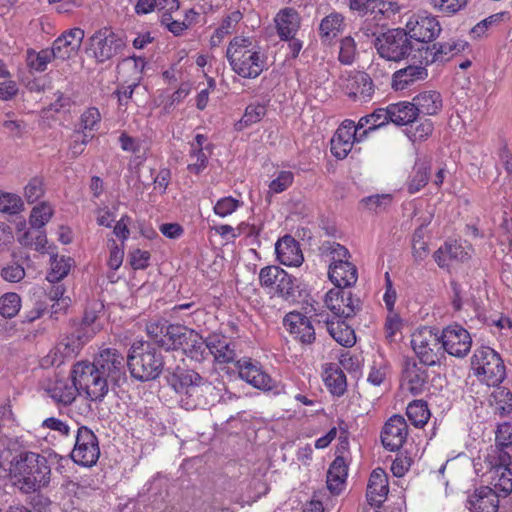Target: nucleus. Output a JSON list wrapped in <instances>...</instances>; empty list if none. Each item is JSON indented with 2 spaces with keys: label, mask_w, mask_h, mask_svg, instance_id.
I'll use <instances>...</instances> for the list:
<instances>
[{
  "label": "nucleus",
  "mask_w": 512,
  "mask_h": 512,
  "mask_svg": "<svg viewBox=\"0 0 512 512\" xmlns=\"http://www.w3.org/2000/svg\"><path fill=\"white\" fill-rule=\"evenodd\" d=\"M44 194L43 181L41 178L34 177L24 187V197L29 204L39 200Z\"/></svg>",
  "instance_id": "62"
},
{
  "label": "nucleus",
  "mask_w": 512,
  "mask_h": 512,
  "mask_svg": "<svg viewBox=\"0 0 512 512\" xmlns=\"http://www.w3.org/2000/svg\"><path fill=\"white\" fill-rule=\"evenodd\" d=\"M57 59L51 49H42L36 52L32 49L27 50V66L37 72L46 70L47 65L53 60Z\"/></svg>",
  "instance_id": "45"
},
{
  "label": "nucleus",
  "mask_w": 512,
  "mask_h": 512,
  "mask_svg": "<svg viewBox=\"0 0 512 512\" xmlns=\"http://www.w3.org/2000/svg\"><path fill=\"white\" fill-rule=\"evenodd\" d=\"M408 425L401 415L391 416L381 431V442L389 451L399 450L406 442Z\"/></svg>",
  "instance_id": "21"
},
{
  "label": "nucleus",
  "mask_w": 512,
  "mask_h": 512,
  "mask_svg": "<svg viewBox=\"0 0 512 512\" xmlns=\"http://www.w3.org/2000/svg\"><path fill=\"white\" fill-rule=\"evenodd\" d=\"M101 122V114L98 108H87L80 117V126L84 131L98 130Z\"/></svg>",
  "instance_id": "59"
},
{
  "label": "nucleus",
  "mask_w": 512,
  "mask_h": 512,
  "mask_svg": "<svg viewBox=\"0 0 512 512\" xmlns=\"http://www.w3.org/2000/svg\"><path fill=\"white\" fill-rule=\"evenodd\" d=\"M297 279L278 266H266L259 272L261 287L274 290L286 300L295 299L298 292Z\"/></svg>",
  "instance_id": "11"
},
{
  "label": "nucleus",
  "mask_w": 512,
  "mask_h": 512,
  "mask_svg": "<svg viewBox=\"0 0 512 512\" xmlns=\"http://www.w3.org/2000/svg\"><path fill=\"white\" fill-rule=\"evenodd\" d=\"M90 364L111 381L112 389L127 381L125 357L115 348L102 349Z\"/></svg>",
  "instance_id": "12"
},
{
  "label": "nucleus",
  "mask_w": 512,
  "mask_h": 512,
  "mask_svg": "<svg viewBox=\"0 0 512 512\" xmlns=\"http://www.w3.org/2000/svg\"><path fill=\"white\" fill-rule=\"evenodd\" d=\"M404 378L407 382L408 390L413 395H420L427 388L428 372L425 368L419 366L415 360L406 361Z\"/></svg>",
  "instance_id": "32"
},
{
  "label": "nucleus",
  "mask_w": 512,
  "mask_h": 512,
  "mask_svg": "<svg viewBox=\"0 0 512 512\" xmlns=\"http://www.w3.org/2000/svg\"><path fill=\"white\" fill-rule=\"evenodd\" d=\"M99 457L100 447L97 436L86 426L78 427L74 448L70 453L71 460L79 466L92 467Z\"/></svg>",
  "instance_id": "10"
},
{
  "label": "nucleus",
  "mask_w": 512,
  "mask_h": 512,
  "mask_svg": "<svg viewBox=\"0 0 512 512\" xmlns=\"http://www.w3.org/2000/svg\"><path fill=\"white\" fill-rule=\"evenodd\" d=\"M56 380L54 384L47 390L49 396L58 404L69 405L77 397L80 389L73 378Z\"/></svg>",
  "instance_id": "34"
},
{
  "label": "nucleus",
  "mask_w": 512,
  "mask_h": 512,
  "mask_svg": "<svg viewBox=\"0 0 512 512\" xmlns=\"http://www.w3.org/2000/svg\"><path fill=\"white\" fill-rule=\"evenodd\" d=\"M411 347L425 366L436 365L443 354L438 334L427 327L419 329L411 335Z\"/></svg>",
  "instance_id": "13"
},
{
  "label": "nucleus",
  "mask_w": 512,
  "mask_h": 512,
  "mask_svg": "<svg viewBox=\"0 0 512 512\" xmlns=\"http://www.w3.org/2000/svg\"><path fill=\"white\" fill-rule=\"evenodd\" d=\"M149 338L166 351L182 349L188 345L189 339L196 337V332L179 324H169L168 321L152 320L146 326Z\"/></svg>",
  "instance_id": "5"
},
{
  "label": "nucleus",
  "mask_w": 512,
  "mask_h": 512,
  "mask_svg": "<svg viewBox=\"0 0 512 512\" xmlns=\"http://www.w3.org/2000/svg\"><path fill=\"white\" fill-rule=\"evenodd\" d=\"M345 94L354 101L365 103L371 100L374 94L372 77L366 72H357L347 79Z\"/></svg>",
  "instance_id": "24"
},
{
  "label": "nucleus",
  "mask_w": 512,
  "mask_h": 512,
  "mask_svg": "<svg viewBox=\"0 0 512 512\" xmlns=\"http://www.w3.org/2000/svg\"><path fill=\"white\" fill-rule=\"evenodd\" d=\"M466 507L471 512H497L499 508L498 494L488 486H481L468 497Z\"/></svg>",
  "instance_id": "26"
},
{
  "label": "nucleus",
  "mask_w": 512,
  "mask_h": 512,
  "mask_svg": "<svg viewBox=\"0 0 512 512\" xmlns=\"http://www.w3.org/2000/svg\"><path fill=\"white\" fill-rule=\"evenodd\" d=\"M279 262L285 266H300L304 260L298 241L291 235H285L275 244Z\"/></svg>",
  "instance_id": "27"
},
{
  "label": "nucleus",
  "mask_w": 512,
  "mask_h": 512,
  "mask_svg": "<svg viewBox=\"0 0 512 512\" xmlns=\"http://www.w3.org/2000/svg\"><path fill=\"white\" fill-rule=\"evenodd\" d=\"M389 122L386 108L376 109L369 115L363 116L360 118L358 123L356 124L357 131L361 130L365 126L369 125V128L366 130L368 133L370 131H375L378 128L386 125Z\"/></svg>",
  "instance_id": "49"
},
{
  "label": "nucleus",
  "mask_w": 512,
  "mask_h": 512,
  "mask_svg": "<svg viewBox=\"0 0 512 512\" xmlns=\"http://www.w3.org/2000/svg\"><path fill=\"white\" fill-rule=\"evenodd\" d=\"M21 308V297L15 292H8L0 297V314L7 319L15 317Z\"/></svg>",
  "instance_id": "50"
},
{
  "label": "nucleus",
  "mask_w": 512,
  "mask_h": 512,
  "mask_svg": "<svg viewBox=\"0 0 512 512\" xmlns=\"http://www.w3.org/2000/svg\"><path fill=\"white\" fill-rule=\"evenodd\" d=\"M348 476V465L342 456H337L327 472V488L332 494L338 495L343 490Z\"/></svg>",
  "instance_id": "35"
},
{
  "label": "nucleus",
  "mask_w": 512,
  "mask_h": 512,
  "mask_svg": "<svg viewBox=\"0 0 512 512\" xmlns=\"http://www.w3.org/2000/svg\"><path fill=\"white\" fill-rule=\"evenodd\" d=\"M431 176V162L426 157H418L406 181L409 194H415L424 188Z\"/></svg>",
  "instance_id": "31"
},
{
  "label": "nucleus",
  "mask_w": 512,
  "mask_h": 512,
  "mask_svg": "<svg viewBox=\"0 0 512 512\" xmlns=\"http://www.w3.org/2000/svg\"><path fill=\"white\" fill-rule=\"evenodd\" d=\"M73 264V259L65 256H58L57 254H52L50 257V271L48 272L46 279L50 283H58L62 279H64Z\"/></svg>",
  "instance_id": "42"
},
{
  "label": "nucleus",
  "mask_w": 512,
  "mask_h": 512,
  "mask_svg": "<svg viewBox=\"0 0 512 512\" xmlns=\"http://www.w3.org/2000/svg\"><path fill=\"white\" fill-rule=\"evenodd\" d=\"M274 22L280 39L288 40L298 32L301 25V17L297 10L292 7H286L276 14Z\"/></svg>",
  "instance_id": "29"
},
{
  "label": "nucleus",
  "mask_w": 512,
  "mask_h": 512,
  "mask_svg": "<svg viewBox=\"0 0 512 512\" xmlns=\"http://www.w3.org/2000/svg\"><path fill=\"white\" fill-rule=\"evenodd\" d=\"M98 331V327L85 326L79 322H74L67 336L55 348L54 355L56 356L59 352L65 357L75 356Z\"/></svg>",
  "instance_id": "17"
},
{
  "label": "nucleus",
  "mask_w": 512,
  "mask_h": 512,
  "mask_svg": "<svg viewBox=\"0 0 512 512\" xmlns=\"http://www.w3.org/2000/svg\"><path fill=\"white\" fill-rule=\"evenodd\" d=\"M495 412L507 416L512 412V393L506 387H498L491 395Z\"/></svg>",
  "instance_id": "46"
},
{
  "label": "nucleus",
  "mask_w": 512,
  "mask_h": 512,
  "mask_svg": "<svg viewBox=\"0 0 512 512\" xmlns=\"http://www.w3.org/2000/svg\"><path fill=\"white\" fill-rule=\"evenodd\" d=\"M433 132V123L430 119H424L415 126L410 125L407 129V136L413 142L426 140Z\"/></svg>",
  "instance_id": "57"
},
{
  "label": "nucleus",
  "mask_w": 512,
  "mask_h": 512,
  "mask_svg": "<svg viewBox=\"0 0 512 512\" xmlns=\"http://www.w3.org/2000/svg\"><path fill=\"white\" fill-rule=\"evenodd\" d=\"M18 242L27 248H34L40 253L46 252L47 236L44 230L26 231L20 237Z\"/></svg>",
  "instance_id": "48"
},
{
  "label": "nucleus",
  "mask_w": 512,
  "mask_h": 512,
  "mask_svg": "<svg viewBox=\"0 0 512 512\" xmlns=\"http://www.w3.org/2000/svg\"><path fill=\"white\" fill-rule=\"evenodd\" d=\"M430 3L435 10L451 15L466 7L468 0H430Z\"/></svg>",
  "instance_id": "61"
},
{
  "label": "nucleus",
  "mask_w": 512,
  "mask_h": 512,
  "mask_svg": "<svg viewBox=\"0 0 512 512\" xmlns=\"http://www.w3.org/2000/svg\"><path fill=\"white\" fill-rule=\"evenodd\" d=\"M83 39L84 31L81 28L70 29L53 42L51 50L57 59H69L77 53Z\"/></svg>",
  "instance_id": "25"
},
{
  "label": "nucleus",
  "mask_w": 512,
  "mask_h": 512,
  "mask_svg": "<svg viewBox=\"0 0 512 512\" xmlns=\"http://www.w3.org/2000/svg\"><path fill=\"white\" fill-rule=\"evenodd\" d=\"M294 174L291 171L282 170L269 184V193L278 194L287 190L293 183Z\"/></svg>",
  "instance_id": "60"
},
{
  "label": "nucleus",
  "mask_w": 512,
  "mask_h": 512,
  "mask_svg": "<svg viewBox=\"0 0 512 512\" xmlns=\"http://www.w3.org/2000/svg\"><path fill=\"white\" fill-rule=\"evenodd\" d=\"M24 210L22 198L14 193L0 190V212L9 215H15Z\"/></svg>",
  "instance_id": "51"
},
{
  "label": "nucleus",
  "mask_w": 512,
  "mask_h": 512,
  "mask_svg": "<svg viewBox=\"0 0 512 512\" xmlns=\"http://www.w3.org/2000/svg\"><path fill=\"white\" fill-rule=\"evenodd\" d=\"M471 368L481 382L498 386L506 378V367L500 354L488 346H481L471 357Z\"/></svg>",
  "instance_id": "6"
},
{
  "label": "nucleus",
  "mask_w": 512,
  "mask_h": 512,
  "mask_svg": "<svg viewBox=\"0 0 512 512\" xmlns=\"http://www.w3.org/2000/svg\"><path fill=\"white\" fill-rule=\"evenodd\" d=\"M388 491L387 474L381 468L374 469L367 484L366 497L369 504L378 507L385 500Z\"/></svg>",
  "instance_id": "30"
},
{
  "label": "nucleus",
  "mask_w": 512,
  "mask_h": 512,
  "mask_svg": "<svg viewBox=\"0 0 512 512\" xmlns=\"http://www.w3.org/2000/svg\"><path fill=\"white\" fill-rule=\"evenodd\" d=\"M345 27L344 16L339 12H332L325 16L319 24V36L322 42L333 40Z\"/></svg>",
  "instance_id": "39"
},
{
  "label": "nucleus",
  "mask_w": 512,
  "mask_h": 512,
  "mask_svg": "<svg viewBox=\"0 0 512 512\" xmlns=\"http://www.w3.org/2000/svg\"><path fill=\"white\" fill-rule=\"evenodd\" d=\"M52 215V207L48 203L42 202L33 207L29 217V223L32 228L41 230L50 221Z\"/></svg>",
  "instance_id": "52"
},
{
  "label": "nucleus",
  "mask_w": 512,
  "mask_h": 512,
  "mask_svg": "<svg viewBox=\"0 0 512 512\" xmlns=\"http://www.w3.org/2000/svg\"><path fill=\"white\" fill-rule=\"evenodd\" d=\"M391 202L392 196L390 194H376L363 198L360 203L368 210L379 213L386 210Z\"/></svg>",
  "instance_id": "58"
},
{
  "label": "nucleus",
  "mask_w": 512,
  "mask_h": 512,
  "mask_svg": "<svg viewBox=\"0 0 512 512\" xmlns=\"http://www.w3.org/2000/svg\"><path fill=\"white\" fill-rule=\"evenodd\" d=\"M328 275L331 282L338 288L350 287L358 279L357 268L349 261L341 264H330Z\"/></svg>",
  "instance_id": "33"
},
{
  "label": "nucleus",
  "mask_w": 512,
  "mask_h": 512,
  "mask_svg": "<svg viewBox=\"0 0 512 512\" xmlns=\"http://www.w3.org/2000/svg\"><path fill=\"white\" fill-rule=\"evenodd\" d=\"M406 415L412 425L421 428L428 422L431 414L425 401L414 400L407 406Z\"/></svg>",
  "instance_id": "43"
},
{
  "label": "nucleus",
  "mask_w": 512,
  "mask_h": 512,
  "mask_svg": "<svg viewBox=\"0 0 512 512\" xmlns=\"http://www.w3.org/2000/svg\"><path fill=\"white\" fill-rule=\"evenodd\" d=\"M357 56V45L352 36H345L339 43L338 60L343 65H351Z\"/></svg>",
  "instance_id": "56"
},
{
  "label": "nucleus",
  "mask_w": 512,
  "mask_h": 512,
  "mask_svg": "<svg viewBox=\"0 0 512 512\" xmlns=\"http://www.w3.org/2000/svg\"><path fill=\"white\" fill-rule=\"evenodd\" d=\"M283 325L290 335L304 345L312 344L316 339L315 327L306 315L292 311L283 318Z\"/></svg>",
  "instance_id": "20"
},
{
  "label": "nucleus",
  "mask_w": 512,
  "mask_h": 512,
  "mask_svg": "<svg viewBox=\"0 0 512 512\" xmlns=\"http://www.w3.org/2000/svg\"><path fill=\"white\" fill-rule=\"evenodd\" d=\"M125 46L123 39L108 28L100 29L90 38V49L98 62L117 55Z\"/></svg>",
  "instance_id": "16"
},
{
  "label": "nucleus",
  "mask_w": 512,
  "mask_h": 512,
  "mask_svg": "<svg viewBox=\"0 0 512 512\" xmlns=\"http://www.w3.org/2000/svg\"><path fill=\"white\" fill-rule=\"evenodd\" d=\"M167 383L179 395L180 405L186 410H194L208 405L205 393L210 391L212 384L192 369L166 366Z\"/></svg>",
  "instance_id": "1"
},
{
  "label": "nucleus",
  "mask_w": 512,
  "mask_h": 512,
  "mask_svg": "<svg viewBox=\"0 0 512 512\" xmlns=\"http://www.w3.org/2000/svg\"><path fill=\"white\" fill-rule=\"evenodd\" d=\"M427 69L420 65H408L397 70L392 75L391 87L395 91H402L410 88L416 82L423 81L427 78Z\"/></svg>",
  "instance_id": "28"
},
{
  "label": "nucleus",
  "mask_w": 512,
  "mask_h": 512,
  "mask_svg": "<svg viewBox=\"0 0 512 512\" xmlns=\"http://www.w3.org/2000/svg\"><path fill=\"white\" fill-rule=\"evenodd\" d=\"M70 376L92 401H102L112 388L111 381L90 362L76 363Z\"/></svg>",
  "instance_id": "7"
},
{
  "label": "nucleus",
  "mask_w": 512,
  "mask_h": 512,
  "mask_svg": "<svg viewBox=\"0 0 512 512\" xmlns=\"http://www.w3.org/2000/svg\"><path fill=\"white\" fill-rule=\"evenodd\" d=\"M235 366L239 377L253 387L263 391H270L275 387V381L263 371L258 361L243 357L236 361Z\"/></svg>",
  "instance_id": "19"
},
{
  "label": "nucleus",
  "mask_w": 512,
  "mask_h": 512,
  "mask_svg": "<svg viewBox=\"0 0 512 512\" xmlns=\"http://www.w3.org/2000/svg\"><path fill=\"white\" fill-rule=\"evenodd\" d=\"M327 331L332 338L344 347H351L356 342L354 330L344 320H325Z\"/></svg>",
  "instance_id": "40"
},
{
  "label": "nucleus",
  "mask_w": 512,
  "mask_h": 512,
  "mask_svg": "<svg viewBox=\"0 0 512 512\" xmlns=\"http://www.w3.org/2000/svg\"><path fill=\"white\" fill-rule=\"evenodd\" d=\"M511 459L512 448L497 447V445L491 448V451L486 457V461L490 469L494 470L495 473L500 472V470L508 471V468L511 465Z\"/></svg>",
  "instance_id": "41"
},
{
  "label": "nucleus",
  "mask_w": 512,
  "mask_h": 512,
  "mask_svg": "<svg viewBox=\"0 0 512 512\" xmlns=\"http://www.w3.org/2000/svg\"><path fill=\"white\" fill-rule=\"evenodd\" d=\"M53 284L48 291V297L50 300L55 301V304L52 305V314H57L66 310L70 305L71 299L68 296H64L66 289L63 284L59 282Z\"/></svg>",
  "instance_id": "55"
},
{
  "label": "nucleus",
  "mask_w": 512,
  "mask_h": 512,
  "mask_svg": "<svg viewBox=\"0 0 512 512\" xmlns=\"http://www.w3.org/2000/svg\"><path fill=\"white\" fill-rule=\"evenodd\" d=\"M208 352L219 364H228L238 360L236 343L222 334L213 333L208 336Z\"/></svg>",
  "instance_id": "23"
},
{
  "label": "nucleus",
  "mask_w": 512,
  "mask_h": 512,
  "mask_svg": "<svg viewBox=\"0 0 512 512\" xmlns=\"http://www.w3.org/2000/svg\"><path fill=\"white\" fill-rule=\"evenodd\" d=\"M417 114L435 115L442 107V98L437 91H424L413 98Z\"/></svg>",
  "instance_id": "38"
},
{
  "label": "nucleus",
  "mask_w": 512,
  "mask_h": 512,
  "mask_svg": "<svg viewBox=\"0 0 512 512\" xmlns=\"http://www.w3.org/2000/svg\"><path fill=\"white\" fill-rule=\"evenodd\" d=\"M226 58L231 69L240 77L253 79L258 77L265 66L260 52L252 47L250 37H234L226 50Z\"/></svg>",
  "instance_id": "3"
},
{
  "label": "nucleus",
  "mask_w": 512,
  "mask_h": 512,
  "mask_svg": "<svg viewBox=\"0 0 512 512\" xmlns=\"http://www.w3.org/2000/svg\"><path fill=\"white\" fill-rule=\"evenodd\" d=\"M182 350L187 353L191 359L202 361L208 353V337L203 340L196 333V337L189 339L188 345H184Z\"/></svg>",
  "instance_id": "54"
},
{
  "label": "nucleus",
  "mask_w": 512,
  "mask_h": 512,
  "mask_svg": "<svg viewBox=\"0 0 512 512\" xmlns=\"http://www.w3.org/2000/svg\"><path fill=\"white\" fill-rule=\"evenodd\" d=\"M321 250L324 255L330 258V264H341L348 261L350 257L348 249L336 242H324L321 246Z\"/></svg>",
  "instance_id": "53"
},
{
  "label": "nucleus",
  "mask_w": 512,
  "mask_h": 512,
  "mask_svg": "<svg viewBox=\"0 0 512 512\" xmlns=\"http://www.w3.org/2000/svg\"><path fill=\"white\" fill-rule=\"evenodd\" d=\"M368 131L358 132L353 120L346 119L334 133L331 143V153L337 159H344L352 150L354 142H361Z\"/></svg>",
  "instance_id": "15"
},
{
  "label": "nucleus",
  "mask_w": 512,
  "mask_h": 512,
  "mask_svg": "<svg viewBox=\"0 0 512 512\" xmlns=\"http://www.w3.org/2000/svg\"><path fill=\"white\" fill-rule=\"evenodd\" d=\"M126 362L131 376L142 382L156 379L167 365L162 353L149 343L134 344Z\"/></svg>",
  "instance_id": "4"
},
{
  "label": "nucleus",
  "mask_w": 512,
  "mask_h": 512,
  "mask_svg": "<svg viewBox=\"0 0 512 512\" xmlns=\"http://www.w3.org/2000/svg\"><path fill=\"white\" fill-rule=\"evenodd\" d=\"M438 337L443 351L451 356L463 358L470 352L472 345L470 333L459 324L445 327Z\"/></svg>",
  "instance_id": "14"
},
{
  "label": "nucleus",
  "mask_w": 512,
  "mask_h": 512,
  "mask_svg": "<svg viewBox=\"0 0 512 512\" xmlns=\"http://www.w3.org/2000/svg\"><path fill=\"white\" fill-rule=\"evenodd\" d=\"M404 30L410 40H414L419 45L416 49L421 55L424 54L427 44L439 36L442 28L435 16L422 12L411 15Z\"/></svg>",
  "instance_id": "9"
},
{
  "label": "nucleus",
  "mask_w": 512,
  "mask_h": 512,
  "mask_svg": "<svg viewBox=\"0 0 512 512\" xmlns=\"http://www.w3.org/2000/svg\"><path fill=\"white\" fill-rule=\"evenodd\" d=\"M495 445L497 447L512 448V424L505 422L498 425L496 431Z\"/></svg>",
  "instance_id": "64"
},
{
  "label": "nucleus",
  "mask_w": 512,
  "mask_h": 512,
  "mask_svg": "<svg viewBox=\"0 0 512 512\" xmlns=\"http://www.w3.org/2000/svg\"><path fill=\"white\" fill-rule=\"evenodd\" d=\"M326 307L339 318H350L360 310V300L353 298L350 291H344L343 288H334L329 290L324 299Z\"/></svg>",
  "instance_id": "18"
},
{
  "label": "nucleus",
  "mask_w": 512,
  "mask_h": 512,
  "mask_svg": "<svg viewBox=\"0 0 512 512\" xmlns=\"http://www.w3.org/2000/svg\"><path fill=\"white\" fill-rule=\"evenodd\" d=\"M12 258L15 260L11 264H7L1 269L0 275L3 280L10 282V283H18L21 280L25 278V269L24 267L18 262L19 259H29V255L26 254L25 256L18 255L16 252L12 253Z\"/></svg>",
  "instance_id": "44"
},
{
  "label": "nucleus",
  "mask_w": 512,
  "mask_h": 512,
  "mask_svg": "<svg viewBox=\"0 0 512 512\" xmlns=\"http://www.w3.org/2000/svg\"><path fill=\"white\" fill-rule=\"evenodd\" d=\"M375 17L373 18H365L360 26L358 31L355 33L356 37L361 39H370L374 38V40L379 36V26L375 22Z\"/></svg>",
  "instance_id": "63"
},
{
  "label": "nucleus",
  "mask_w": 512,
  "mask_h": 512,
  "mask_svg": "<svg viewBox=\"0 0 512 512\" xmlns=\"http://www.w3.org/2000/svg\"><path fill=\"white\" fill-rule=\"evenodd\" d=\"M388 120L398 126L410 125L417 119L413 102L402 101L386 107Z\"/></svg>",
  "instance_id": "36"
},
{
  "label": "nucleus",
  "mask_w": 512,
  "mask_h": 512,
  "mask_svg": "<svg viewBox=\"0 0 512 512\" xmlns=\"http://www.w3.org/2000/svg\"><path fill=\"white\" fill-rule=\"evenodd\" d=\"M266 114V107L262 104H250L246 107L244 115L234 125L236 131H242L245 128L259 122Z\"/></svg>",
  "instance_id": "47"
},
{
  "label": "nucleus",
  "mask_w": 512,
  "mask_h": 512,
  "mask_svg": "<svg viewBox=\"0 0 512 512\" xmlns=\"http://www.w3.org/2000/svg\"><path fill=\"white\" fill-rule=\"evenodd\" d=\"M323 380L333 395L342 396L346 392V376L338 364L327 363L324 365Z\"/></svg>",
  "instance_id": "37"
},
{
  "label": "nucleus",
  "mask_w": 512,
  "mask_h": 512,
  "mask_svg": "<svg viewBox=\"0 0 512 512\" xmlns=\"http://www.w3.org/2000/svg\"><path fill=\"white\" fill-rule=\"evenodd\" d=\"M10 474L13 485L22 493L30 494L48 486L51 469L44 456L27 451L12 464Z\"/></svg>",
  "instance_id": "2"
},
{
  "label": "nucleus",
  "mask_w": 512,
  "mask_h": 512,
  "mask_svg": "<svg viewBox=\"0 0 512 512\" xmlns=\"http://www.w3.org/2000/svg\"><path fill=\"white\" fill-rule=\"evenodd\" d=\"M466 46L467 42L455 39H450L443 43H434L431 46L425 47L424 54L420 55L419 62L424 65L435 62H446L464 51Z\"/></svg>",
  "instance_id": "22"
},
{
  "label": "nucleus",
  "mask_w": 512,
  "mask_h": 512,
  "mask_svg": "<svg viewBox=\"0 0 512 512\" xmlns=\"http://www.w3.org/2000/svg\"><path fill=\"white\" fill-rule=\"evenodd\" d=\"M374 46L381 58L394 62L406 59L413 51H417L406 31L401 28L379 34L374 40Z\"/></svg>",
  "instance_id": "8"
}]
</instances>
